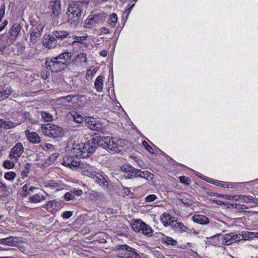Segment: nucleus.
<instances>
[{
	"instance_id": "1",
	"label": "nucleus",
	"mask_w": 258,
	"mask_h": 258,
	"mask_svg": "<svg viewBox=\"0 0 258 258\" xmlns=\"http://www.w3.org/2000/svg\"><path fill=\"white\" fill-rule=\"evenodd\" d=\"M71 59V53L64 52L54 58H47L45 66L46 68L52 72H58L66 68L67 63Z\"/></svg>"
},
{
	"instance_id": "2",
	"label": "nucleus",
	"mask_w": 258,
	"mask_h": 258,
	"mask_svg": "<svg viewBox=\"0 0 258 258\" xmlns=\"http://www.w3.org/2000/svg\"><path fill=\"white\" fill-rule=\"evenodd\" d=\"M97 139L99 140L98 145L106 149L109 152L116 153L121 151L122 147V143L123 142L122 139H117L108 137L102 138L99 137Z\"/></svg>"
},
{
	"instance_id": "3",
	"label": "nucleus",
	"mask_w": 258,
	"mask_h": 258,
	"mask_svg": "<svg viewBox=\"0 0 258 258\" xmlns=\"http://www.w3.org/2000/svg\"><path fill=\"white\" fill-rule=\"evenodd\" d=\"M122 171L125 172L124 174V178L131 179L134 178H143L147 180L152 179L154 175L148 170L141 171L128 164L123 165L121 167Z\"/></svg>"
},
{
	"instance_id": "4",
	"label": "nucleus",
	"mask_w": 258,
	"mask_h": 258,
	"mask_svg": "<svg viewBox=\"0 0 258 258\" xmlns=\"http://www.w3.org/2000/svg\"><path fill=\"white\" fill-rule=\"evenodd\" d=\"M82 13L81 5L79 3H73L69 6L67 15L72 27H76L79 24Z\"/></svg>"
},
{
	"instance_id": "5",
	"label": "nucleus",
	"mask_w": 258,
	"mask_h": 258,
	"mask_svg": "<svg viewBox=\"0 0 258 258\" xmlns=\"http://www.w3.org/2000/svg\"><path fill=\"white\" fill-rule=\"evenodd\" d=\"M41 128L45 136L51 138H60L63 135L62 128L54 124H42Z\"/></svg>"
},
{
	"instance_id": "6",
	"label": "nucleus",
	"mask_w": 258,
	"mask_h": 258,
	"mask_svg": "<svg viewBox=\"0 0 258 258\" xmlns=\"http://www.w3.org/2000/svg\"><path fill=\"white\" fill-rule=\"evenodd\" d=\"M98 143L99 140L93 138L88 141L86 144H81V151L83 156H81V158H86L89 156V154L94 153L98 146Z\"/></svg>"
},
{
	"instance_id": "7",
	"label": "nucleus",
	"mask_w": 258,
	"mask_h": 258,
	"mask_svg": "<svg viewBox=\"0 0 258 258\" xmlns=\"http://www.w3.org/2000/svg\"><path fill=\"white\" fill-rule=\"evenodd\" d=\"M24 151V147L21 143H17L11 149L9 155L10 160L14 161H18L20 157L22 155Z\"/></svg>"
},
{
	"instance_id": "8",
	"label": "nucleus",
	"mask_w": 258,
	"mask_h": 258,
	"mask_svg": "<svg viewBox=\"0 0 258 258\" xmlns=\"http://www.w3.org/2000/svg\"><path fill=\"white\" fill-rule=\"evenodd\" d=\"M78 170L83 175L91 178L97 172V169L94 166L83 162H81Z\"/></svg>"
},
{
	"instance_id": "9",
	"label": "nucleus",
	"mask_w": 258,
	"mask_h": 258,
	"mask_svg": "<svg viewBox=\"0 0 258 258\" xmlns=\"http://www.w3.org/2000/svg\"><path fill=\"white\" fill-rule=\"evenodd\" d=\"M80 163L79 160L71 155L65 157L62 163L63 165L73 170H79Z\"/></svg>"
},
{
	"instance_id": "10",
	"label": "nucleus",
	"mask_w": 258,
	"mask_h": 258,
	"mask_svg": "<svg viewBox=\"0 0 258 258\" xmlns=\"http://www.w3.org/2000/svg\"><path fill=\"white\" fill-rule=\"evenodd\" d=\"M85 121L87 126L92 130L99 131L102 128L101 124L96 118L93 117L88 116L86 117Z\"/></svg>"
},
{
	"instance_id": "11",
	"label": "nucleus",
	"mask_w": 258,
	"mask_h": 258,
	"mask_svg": "<svg viewBox=\"0 0 258 258\" xmlns=\"http://www.w3.org/2000/svg\"><path fill=\"white\" fill-rule=\"evenodd\" d=\"M94 181L103 188H107L108 186L106 176L97 172L92 177Z\"/></svg>"
},
{
	"instance_id": "12",
	"label": "nucleus",
	"mask_w": 258,
	"mask_h": 258,
	"mask_svg": "<svg viewBox=\"0 0 258 258\" xmlns=\"http://www.w3.org/2000/svg\"><path fill=\"white\" fill-rule=\"evenodd\" d=\"M58 43L59 42H58L57 40L55 38L53 33L51 35H48L46 36L43 41L45 47L49 48L55 47Z\"/></svg>"
},
{
	"instance_id": "13",
	"label": "nucleus",
	"mask_w": 258,
	"mask_h": 258,
	"mask_svg": "<svg viewBox=\"0 0 258 258\" xmlns=\"http://www.w3.org/2000/svg\"><path fill=\"white\" fill-rule=\"evenodd\" d=\"M43 28L41 26H37L32 29L30 35V39L33 43H36L42 35Z\"/></svg>"
},
{
	"instance_id": "14",
	"label": "nucleus",
	"mask_w": 258,
	"mask_h": 258,
	"mask_svg": "<svg viewBox=\"0 0 258 258\" xmlns=\"http://www.w3.org/2000/svg\"><path fill=\"white\" fill-rule=\"evenodd\" d=\"M50 7L51 9L52 10L51 17L53 18H57L61 13V5L60 1H53Z\"/></svg>"
},
{
	"instance_id": "15",
	"label": "nucleus",
	"mask_w": 258,
	"mask_h": 258,
	"mask_svg": "<svg viewBox=\"0 0 258 258\" xmlns=\"http://www.w3.org/2000/svg\"><path fill=\"white\" fill-rule=\"evenodd\" d=\"M98 20L97 16H91L85 20L84 26L87 29H92L96 26Z\"/></svg>"
},
{
	"instance_id": "16",
	"label": "nucleus",
	"mask_w": 258,
	"mask_h": 258,
	"mask_svg": "<svg viewBox=\"0 0 258 258\" xmlns=\"http://www.w3.org/2000/svg\"><path fill=\"white\" fill-rule=\"evenodd\" d=\"M25 50V46L22 42H18L13 47H11V52L13 53L14 55H19L22 54Z\"/></svg>"
},
{
	"instance_id": "17",
	"label": "nucleus",
	"mask_w": 258,
	"mask_h": 258,
	"mask_svg": "<svg viewBox=\"0 0 258 258\" xmlns=\"http://www.w3.org/2000/svg\"><path fill=\"white\" fill-rule=\"evenodd\" d=\"M25 134L28 141L33 144L38 143L41 140L38 135L35 132H31L26 130Z\"/></svg>"
},
{
	"instance_id": "18",
	"label": "nucleus",
	"mask_w": 258,
	"mask_h": 258,
	"mask_svg": "<svg viewBox=\"0 0 258 258\" xmlns=\"http://www.w3.org/2000/svg\"><path fill=\"white\" fill-rule=\"evenodd\" d=\"M21 29V25L19 23H15L11 28L9 33L11 35V38L15 40L17 38Z\"/></svg>"
},
{
	"instance_id": "19",
	"label": "nucleus",
	"mask_w": 258,
	"mask_h": 258,
	"mask_svg": "<svg viewBox=\"0 0 258 258\" xmlns=\"http://www.w3.org/2000/svg\"><path fill=\"white\" fill-rule=\"evenodd\" d=\"M145 224V223L141 219H134L132 221V227L134 230L141 233Z\"/></svg>"
},
{
	"instance_id": "20",
	"label": "nucleus",
	"mask_w": 258,
	"mask_h": 258,
	"mask_svg": "<svg viewBox=\"0 0 258 258\" xmlns=\"http://www.w3.org/2000/svg\"><path fill=\"white\" fill-rule=\"evenodd\" d=\"M46 199V196L42 191L39 192L29 197V202L31 203H37Z\"/></svg>"
},
{
	"instance_id": "21",
	"label": "nucleus",
	"mask_w": 258,
	"mask_h": 258,
	"mask_svg": "<svg viewBox=\"0 0 258 258\" xmlns=\"http://www.w3.org/2000/svg\"><path fill=\"white\" fill-rule=\"evenodd\" d=\"M171 226L173 228L177 231H180L182 232H186L188 233L190 230L186 226H185L182 223L178 222L176 221H174L171 224Z\"/></svg>"
},
{
	"instance_id": "22",
	"label": "nucleus",
	"mask_w": 258,
	"mask_h": 258,
	"mask_svg": "<svg viewBox=\"0 0 258 258\" xmlns=\"http://www.w3.org/2000/svg\"><path fill=\"white\" fill-rule=\"evenodd\" d=\"M192 220L195 223L202 225L207 224L209 222L208 218L203 215H195L192 217Z\"/></svg>"
},
{
	"instance_id": "23",
	"label": "nucleus",
	"mask_w": 258,
	"mask_h": 258,
	"mask_svg": "<svg viewBox=\"0 0 258 258\" xmlns=\"http://www.w3.org/2000/svg\"><path fill=\"white\" fill-rule=\"evenodd\" d=\"M161 221L162 223L165 226H168L169 225L171 226L172 222H173L174 218L172 217L169 214L164 213L160 217Z\"/></svg>"
},
{
	"instance_id": "24",
	"label": "nucleus",
	"mask_w": 258,
	"mask_h": 258,
	"mask_svg": "<svg viewBox=\"0 0 258 258\" xmlns=\"http://www.w3.org/2000/svg\"><path fill=\"white\" fill-rule=\"evenodd\" d=\"M52 33L57 41L59 40H62L70 35V32L64 30H56L53 32Z\"/></svg>"
},
{
	"instance_id": "25",
	"label": "nucleus",
	"mask_w": 258,
	"mask_h": 258,
	"mask_svg": "<svg viewBox=\"0 0 258 258\" xmlns=\"http://www.w3.org/2000/svg\"><path fill=\"white\" fill-rule=\"evenodd\" d=\"M68 115L69 117L77 123H81L84 120L83 116L76 111L73 110L70 112Z\"/></svg>"
},
{
	"instance_id": "26",
	"label": "nucleus",
	"mask_w": 258,
	"mask_h": 258,
	"mask_svg": "<svg viewBox=\"0 0 258 258\" xmlns=\"http://www.w3.org/2000/svg\"><path fill=\"white\" fill-rule=\"evenodd\" d=\"M81 144H77V145H74L71 150V156H72L75 158H81V156H83V155H82L83 154H81Z\"/></svg>"
},
{
	"instance_id": "27",
	"label": "nucleus",
	"mask_w": 258,
	"mask_h": 258,
	"mask_svg": "<svg viewBox=\"0 0 258 258\" xmlns=\"http://www.w3.org/2000/svg\"><path fill=\"white\" fill-rule=\"evenodd\" d=\"M103 77L101 75L98 76L95 80L94 83L95 88L98 92H101L103 88Z\"/></svg>"
},
{
	"instance_id": "28",
	"label": "nucleus",
	"mask_w": 258,
	"mask_h": 258,
	"mask_svg": "<svg viewBox=\"0 0 258 258\" xmlns=\"http://www.w3.org/2000/svg\"><path fill=\"white\" fill-rule=\"evenodd\" d=\"M221 234L214 235L209 238V242L213 245L220 246L222 244Z\"/></svg>"
},
{
	"instance_id": "29",
	"label": "nucleus",
	"mask_w": 258,
	"mask_h": 258,
	"mask_svg": "<svg viewBox=\"0 0 258 258\" xmlns=\"http://www.w3.org/2000/svg\"><path fill=\"white\" fill-rule=\"evenodd\" d=\"M222 244L230 245L233 243L232 233H229L224 235H221Z\"/></svg>"
},
{
	"instance_id": "30",
	"label": "nucleus",
	"mask_w": 258,
	"mask_h": 258,
	"mask_svg": "<svg viewBox=\"0 0 258 258\" xmlns=\"http://www.w3.org/2000/svg\"><path fill=\"white\" fill-rule=\"evenodd\" d=\"M98 71V68L92 66L90 69H87L86 71V78L87 80H91Z\"/></svg>"
},
{
	"instance_id": "31",
	"label": "nucleus",
	"mask_w": 258,
	"mask_h": 258,
	"mask_svg": "<svg viewBox=\"0 0 258 258\" xmlns=\"http://www.w3.org/2000/svg\"><path fill=\"white\" fill-rule=\"evenodd\" d=\"M153 230L152 228L149 225L145 223L141 233L148 237H151L153 235Z\"/></svg>"
},
{
	"instance_id": "32",
	"label": "nucleus",
	"mask_w": 258,
	"mask_h": 258,
	"mask_svg": "<svg viewBox=\"0 0 258 258\" xmlns=\"http://www.w3.org/2000/svg\"><path fill=\"white\" fill-rule=\"evenodd\" d=\"M117 22V16L115 13L112 14L107 21L109 25L112 27H115Z\"/></svg>"
},
{
	"instance_id": "33",
	"label": "nucleus",
	"mask_w": 258,
	"mask_h": 258,
	"mask_svg": "<svg viewBox=\"0 0 258 258\" xmlns=\"http://www.w3.org/2000/svg\"><path fill=\"white\" fill-rule=\"evenodd\" d=\"M118 247V249H121V250H125L126 251L131 252L133 253H134L136 255L138 256L139 254L136 252V250L132 247H131L127 245H119L117 246Z\"/></svg>"
},
{
	"instance_id": "34",
	"label": "nucleus",
	"mask_w": 258,
	"mask_h": 258,
	"mask_svg": "<svg viewBox=\"0 0 258 258\" xmlns=\"http://www.w3.org/2000/svg\"><path fill=\"white\" fill-rule=\"evenodd\" d=\"M57 202L55 200L49 201L43 206L44 209L48 210H52L56 206Z\"/></svg>"
},
{
	"instance_id": "35",
	"label": "nucleus",
	"mask_w": 258,
	"mask_h": 258,
	"mask_svg": "<svg viewBox=\"0 0 258 258\" xmlns=\"http://www.w3.org/2000/svg\"><path fill=\"white\" fill-rule=\"evenodd\" d=\"M181 202L185 206L190 207L194 205V201L192 198H186L183 197L180 199Z\"/></svg>"
},
{
	"instance_id": "36",
	"label": "nucleus",
	"mask_w": 258,
	"mask_h": 258,
	"mask_svg": "<svg viewBox=\"0 0 258 258\" xmlns=\"http://www.w3.org/2000/svg\"><path fill=\"white\" fill-rule=\"evenodd\" d=\"M0 190L3 192L2 196L6 197L9 195L10 191L7 186L3 182L0 181Z\"/></svg>"
},
{
	"instance_id": "37",
	"label": "nucleus",
	"mask_w": 258,
	"mask_h": 258,
	"mask_svg": "<svg viewBox=\"0 0 258 258\" xmlns=\"http://www.w3.org/2000/svg\"><path fill=\"white\" fill-rule=\"evenodd\" d=\"M42 119L47 122H49L52 120V115L46 111H42L41 113Z\"/></svg>"
},
{
	"instance_id": "38",
	"label": "nucleus",
	"mask_w": 258,
	"mask_h": 258,
	"mask_svg": "<svg viewBox=\"0 0 258 258\" xmlns=\"http://www.w3.org/2000/svg\"><path fill=\"white\" fill-rule=\"evenodd\" d=\"M18 125V123L14 122L12 121L4 120L3 128H11Z\"/></svg>"
},
{
	"instance_id": "39",
	"label": "nucleus",
	"mask_w": 258,
	"mask_h": 258,
	"mask_svg": "<svg viewBox=\"0 0 258 258\" xmlns=\"http://www.w3.org/2000/svg\"><path fill=\"white\" fill-rule=\"evenodd\" d=\"M242 239L244 240H250L253 239V232L244 231L242 232Z\"/></svg>"
},
{
	"instance_id": "40",
	"label": "nucleus",
	"mask_w": 258,
	"mask_h": 258,
	"mask_svg": "<svg viewBox=\"0 0 258 258\" xmlns=\"http://www.w3.org/2000/svg\"><path fill=\"white\" fill-rule=\"evenodd\" d=\"M18 161H14L13 160H6L3 163V166L5 168L12 169L15 166V163Z\"/></svg>"
},
{
	"instance_id": "41",
	"label": "nucleus",
	"mask_w": 258,
	"mask_h": 258,
	"mask_svg": "<svg viewBox=\"0 0 258 258\" xmlns=\"http://www.w3.org/2000/svg\"><path fill=\"white\" fill-rule=\"evenodd\" d=\"M163 241L167 244L171 245H175L177 243L176 240H174L170 237H168L166 235H165Z\"/></svg>"
},
{
	"instance_id": "42",
	"label": "nucleus",
	"mask_w": 258,
	"mask_h": 258,
	"mask_svg": "<svg viewBox=\"0 0 258 258\" xmlns=\"http://www.w3.org/2000/svg\"><path fill=\"white\" fill-rule=\"evenodd\" d=\"M16 176V173L14 172H7L4 175L5 178L10 181H12Z\"/></svg>"
},
{
	"instance_id": "43",
	"label": "nucleus",
	"mask_w": 258,
	"mask_h": 258,
	"mask_svg": "<svg viewBox=\"0 0 258 258\" xmlns=\"http://www.w3.org/2000/svg\"><path fill=\"white\" fill-rule=\"evenodd\" d=\"M88 37V35L87 34H85L82 36H74V39H75L73 43H81L82 41H84L86 40Z\"/></svg>"
},
{
	"instance_id": "44",
	"label": "nucleus",
	"mask_w": 258,
	"mask_h": 258,
	"mask_svg": "<svg viewBox=\"0 0 258 258\" xmlns=\"http://www.w3.org/2000/svg\"><path fill=\"white\" fill-rule=\"evenodd\" d=\"M232 233L233 243L239 241L242 239V233Z\"/></svg>"
},
{
	"instance_id": "45",
	"label": "nucleus",
	"mask_w": 258,
	"mask_h": 258,
	"mask_svg": "<svg viewBox=\"0 0 258 258\" xmlns=\"http://www.w3.org/2000/svg\"><path fill=\"white\" fill-rule=\"evenodd\" d=\"M28 189V185H27V184H26L22 187L21 190V195L22 196L26 197L27 196L30 194V192Z\"/></svg>"
},
{
	"instance_id": "46",
	"label": "nucleus",
	"mask_w": 258,
	"mask_h": 258,
	"mask_svg": "<svg viewBox=\"0 0 258 258\" xmlns=\"http://www.w3.org/2000/svg\"><path fill=\"white\" fill-rule=\"evenodd\" d=\"M29 165H26V166L25 167L24 169L22 171L21 176L23 178H24L25 177H26L28 176V174L29 173Z\"/></svg>"
},
{
	"instance_id": "47",
	"label": "nucleus",
	"mask_w": 258,
	"mask_h": 258,
	"mask_svg": "<svg viewBox=\"0 0 258 258\" xmlns=\"http://www.w3.org/2000/svg\"><path fill=\"white\" fill-rule=\"evenodd\" d=\"M64 199L67 201H71L75 199L73 191L67 192L64 195Z\"/></svg>"
},
{
	"instance_id": "48",
	"label": "nucleus",
	"mask_w": 258,
	"mask_h": 258,
	"mask_svg": "<svg viewBox=\"0 0 258 258\" xmlns=\"http://www.w3.org/2000/svg\"><path fill=\"white\" fill-rule=\"evenodd\" d=\"M74 97V96L68 95L67 96L60 97L59 99L61 100L63 103H66L67 102L70 103L72 99Z\"/></svg>"
},
{
	"instance_id": "49",
	"label": "nucleus",
	"mask_w": 258,
	"mask_h": 258,
	"mask_svg": "<svg viewBox=\"0 0 258 258\" xmlns=\"http://www.w3.org/2000/svg\"><path fill=\"white\" fill-rule=\"evenodd\" d=\"M157 199V197L154 194L150 195L147 196L145 198V201L147 202H152L154 201Z\"/></svg>"
},
{
	"instance_id": "50",
	"label": "nucleus",
	"mask_w": 258,
	"mask_h": 258,
	"mask_svg": "<svg viewBox=\"0 0 258 258\" xmlns=\"http://www.w3.org/2000/svg\"><path fill=\"white\" fill-rule=\"evenodd\" d=\"M142 145L145 148L146 150H147L148 152H149L150 153H151L152 154L153 153L152 152V151L153 150L152 147L150 145H149L146 141H143Z\"/></svg>"
},
{
	"instance_id": "51",
	"label": "nucleus",
	"mask_w": 258,
	"mask_h": 258,
	"mask_svg": "<svg viewBox=\"0 0 258 258\" xmlns=\"http://www.w3.org/2000/svg\"><path fill=\"white\" fill-rule=\"evenodd\" d=\"M12 242V239L11 237L0 239V242L4 244L10 245Z\"/></svg>"
},
{
	"instance_id": "52",
	"label": "nucleus",
	"mask_w": 258,
	"mask_h": 258,
	"mask_svg": "<svg viewBox=\"0 0 258 258\" xmlns=\"http://www.w3.org/2000/svg\"><path fill=\"white\" fill-rule=\"evenodd\" d=\"M7 45L4 41H0V54H4V51L6 49Z\"/></svg>"
},
{
	"instance_id": "53",
	"label": "nucleus",
	"mask_w": 258,
	"mask_h": 258,
	"mask_svg": "<svg viewBox=\"0 0 258 258\" xmlns=\"http://www.w3.org/2000/svg\"><path fill=\"white\" fill-rule=\"evenodd\" d=\"M73 214V212L72 211H66L63 213L62 217L64 219L67 220L69 219Z\"/></svg>"
},
{
	"instance_id": "54",
	"label": "nucleus",
	"mask_w": 258,
	"mask_h": 258,
	"mask_svg": "<svg viewBox=\"0 0 258 258\" xmlns=\"http://www.w3.org/2000/svg\"><path fill=\"white\" fill-rule=\"evenodd\" d=\"M252 197L242 195L241 201L245 203H250L252 201Z\"/></svg>"
},
{
	"instance_id": "55",
	"label": "nucleus",
	"mask_w": 258,
	"mask_h": 258,
	"mask_svg": "<svg viewBox=\"0 0 258 258\" xmlns=\"http://www.w3.org/2000/svg\"><path fill=\"white\" fill-rule=\"evenodd\" d=\"M180 181L186 185L189 184V178L184 176H181L179 177Z\"/></svg>"
},
{
	"instance_id": "56",
	"label": "nucleus",
	"mask_w": 258,
	"mask_h": 258,
	"mask_svg": "<svg viewBox=\"0 0 258 258\" xmlns=\"http://www.w3.org/2000/svg\"><path fill=\"white\" fill-rule=\"evenodd\" d=\"M77 58L80 59L81 61L84 62L87 61V56L85 53H80L78 54Z\"/></svg>"
},
{
	"instance_id": "57",
	"label": "nucleus",
	"mask_w": 258,
	"mask_h": 258,
	"mask_svg": "<svg viewBox=\"0 0 258 258\" xmlns=\"http://www.w3.org/2000/svg\"><path fill=\"white\" fill-rule=\"evenodd\" d=\"M248 208L244 205L238 204L235 206V209L238 211H242L247 209Z\"/></svg>"
},
{
	"instance_id": "58",
	"label": "nucleus",
	"mask_w": 258,
	"mask_h": 258,
	"mask_svg": "<svg viewBox=\"0 0 258 258\" xmlns=\"http://www.w3.org/2000/svg\"><path fill=\"white\" fill-rule=\"evenodd\" d=\"M3 91L4 92V93L5 94L4 95V97H7V98L8 97L9 95H10L12 93V89L11 88H7L6 90H4Z\"/></svg>"
},
{
	"instance_id": "59",
	"label": "nucleus",
	"mask_w": 258,
	"mask_h": 258,
	"mask_svg": "<svg viewBox=\"0 0 258 258\" xmlns=\"http://www.w3.org/2000/svg\"><path fill=\"white\" fill-rule=\"evenodd\" d=\"M71 191H73L74 196L76 195L77 196H80L83 194L82 190L79 189H74L73 190H71Z\"/></svg>"
},
{
	"instance_id": "60",
	"label": "nucleus",
	"mask_w": 258,
	"mask_h": 258,
	"mask_svg": "<svg viewBox=\"0 0 258 258\" xmlns=\"http://www.w3.org/2000/svg\"><path fill=\"white\" fill-rule=\"evenodd\" d=\"M152 236H154V237L158 238V239H162L163 240L164 238L165 235L161 233H156L154 234H153Z\"/></svg>"
},
{
	"instance_id": "61",
	"label": "nucleus",
	"mask_w": 258,
	"mask_h": 258,
	"mask_svg": "<svg viewBox=\"0 0 258 258\" xmlns=\"http://www.w3.org/2000/svg\"><path fill=\"white\" fill-rule=\"evenodd\" d=\"M45 148L47 150L52 151L54 150V146L50 144H46Z\"/></svg>"
},
{
	"instance_id": "62",
	"label": "nucleus",
	"mask_w": 258,
	"mask_h": 258,
	"mask_svg": "<svg viewBox=\"0 0 258 258\" xmlns=\"http://www.w3.org/2000/svg\"><path fill=\"white\" fill-rule=\"evenodd\" d=\"M5 12V6H3L0 8V18L1 19L3 17Z\"/></svg>"
},
{
	"instance_id": "63",
	"label": "nucleus",
	"mask_w": 258,
	"mask_h": 258,
	"mask_svg": "<svg viewBox=\"0 0 258 258\" xmlns=\"http://www.w3.org/2000/svg\"><path fill=\"white\" fill-rule=\"evenodd\" d=\"M135 6V4H133L132 6H131L127 10H126L125 12L124 13V14L126 13V17H127L131 12V11H132L133 7Z\"/></svg>"
},
{
	"instance_id": "64",
	"label": "nucleus",
	"mask_w": 258,
	"mask_h": 258,
	"mask_svg": "<svg viewBox=\"0 0 258 258\" xmlns=\"http://www.w3.org/2000/svg\"><path fill=\"white\" fill-rule=\"evenodd\" d=\"M101 32L104 34H108L109 33V30L106 27H102L101 28Z\"/></svg>"
}]
</instances>
